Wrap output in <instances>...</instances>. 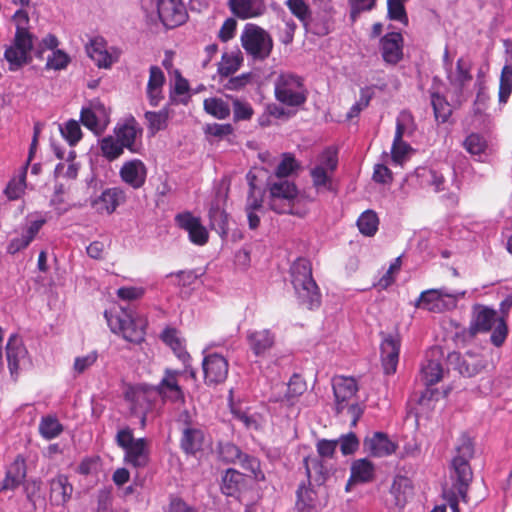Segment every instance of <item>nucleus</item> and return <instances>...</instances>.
<instances>
[{"label":"nucleus","instance_id":"60","mask_svg":"<svg viewBox=\"0 0 512 512\" xmlns=\"http://www.w3.org/2000/svg\"><path fill=\"white\" fill-rule=\"evenodd\" d=\"M231 412L234 419L242 423L247 429H257L259 426L258 417L251 414L248 410H243L240 407L231 405Z\"/></svg>","mask_w":512,"mask_h":512},{"label":"nucleus","instance_id":"62","mask_svg":"<svg viewBox=\"0 0 512 512\" xmlns=\"http://www.w3.org/2000/svg\"><path fill=\"white\" fill-rule=\"evenodd\" d=\"M401 268V260L400 258H396L389 266L388 270L385 272V274L378 280L376 286L380 289H387L389 286H391L398 273L400 272Z\"/></svg>","mask_w":512,"mask_h":512},{"label":"nucleus","instance_id":"27","mask_svg":"<svg viewBox=\"0 0 512 512\" xmlns=\"http://www.w3.org/2000/svg\"><path fill=\"white\" fill-rule=\"evenodd\" d=\"M364 450L374 457H386L396 451L397 445L382 432H374L364 439Z\"/></svg>","mask_w":512,"mask_h":512},{"label":"nucleus","instance_id":"38","mask_svg":"<svg viewBox=\"0 0 512 512\" xmlns=\"http://www.w3.org/2000/svg\"><path fill=\"white\" fill-rule=\"evenodd\" d=\"M305 390V382L299 376H294L290 379L286 387L285 394L280 397H274L273 401L279 402L286 408H292L298 402L299 397L305 392Z\"/></svg>","mask_w":512,"mask_h":512},{"label":"nucleus","instance_id":"22","mask_svg":"<svg viewBox=\"0 0 512 512\" xmlns=\"http://www.w3.org/2000/svg\"><path fill=\"white\" fill-rule=\"evenodd\" d=\"M147 173V167L140 159L125 161L119 170L121 180L133 189H139L145 184Z\"/></svg>","mask_w":512,"mask_h":512},{"label":"nucleus","instance_id":"21","mask_svg":"<svg viewBox=\"0 0 512 512\" xmlns=\"http://www.w3.org/2000/svg\"><path fill=\"white\" fill-rule=\"evenodd\" d=\"M81 121L91 131L101 133L109 123V114L102 103L94 102L82 108Z\"/></svg>","mask_w":512,"mask_h":512},{"label":"nucleus","instance_id":"15","mask_svg":"<svg viewBox=\"0 0 512 512\" xmlns=\"http://www.w3.org/2000/svg\"><path fill=\"white\" fill-rule=\"evenodd\" d=\"M205 383L215 385L226 380L229 371L228 360L221 354L204 350L202 361Z\"/></svg>","mask_w":512,"mask_h":512},{"label":"nucleus","instance_id":"32","mask_svg":"<svg viewBox=\"0 0 512 512\" xmlns=\"http://www.w3.org/2000/svg\"><path fill=\"white\" fill-rule=\"evenodd\" d=\"M464 149L476 160L485 162L492 154V147L479 133H470L462 143Z\"/></svg>","mask_w":512,"mask_h":512},{"label":"nucleus","instance_id":"56","mask_svg":"<svg viewBox=\"0 0 512 512\" xmlns=\"http://www.w3.org/2000/svg\"><path fill=\"white\" fill-rule=\"evenodd\" d=\"M431 103L436 120L441 123L446 122L451 115V107L449 103L439 94H432Z\"/></svg>","mask_w":512,"mask_h":512},{"label":"nucleus","instance_id":"23","mask_svg":"<svg viewBox=\"0 0 512 512\" xmlns=\"http://www.w3.org/2000/svg\"><path fill=\"white\" fill-rule=\"evenodd\" d=\"M166 77L164 72L158 66L149 68V78L147 81L145 95L152 107H157L164 99V86Z\"/></svg>","mask_w":512,"mask_h":512},{"label":"nucleus","instance_id":"9","mask_svg":"<svg viewBox=\"0 0 512 512\" xmlns=\"http://www.w3.org/2000/svg\"><path fill=\"white\" fill-rule=\"evenodd\" d=\"M240 40L246 53L255 60L266 59L273 48V41L269 33L252 23L245 25Z\"/></svg>","mask_w":512,"mask_h":512},{"label":"nucleus","instance_id":"31","mask_svg":"<svg viewBox=\"0 0 512 512\" xmlns=\"http://www.w3.org/2000/svg\"><path fill=\"white\" fill-rule=\"evenodd\" d=\"M448 360L450 364H456V369L460 374L467 377L477 374L484 367V361L472 353L461 356L459 353L453 352L449 354Z\"/></svg>","mask_w":512,"mask_h":512},{"label":"nucleus","instance_id":"39","mask_svg":"<svg viewBox=\"0 0 512 512\" xmlns=\"http://www.w3.org/2000/svg\"><path fill=\"white\" fill-rule=\"evenodd\" d=\"M374 477V465L367 459H358L351 465V475L346 487L351 484L370 482Z\"/></svg>","mask_w":512,"mask_h":512},{"label":"nucleus","instance_id":"53","mask_svg":"<svg viewBox=\"0 0 512 512\" xmlns=\"http://www.w3.org/2000/svg\"><path fill=\"white\" fill-rule=\"evenodd\" d=\"M412 152V147L403 138L394 137L391 148V157L394 164L403 165L409 159Z\"/></svg>","mask_w":512,"mask_h":512},{"label":"nucleus","instance_id":"30","mask_svg":"<svg viewBox=\"0 0 512 512\" xmlns=\"http://www.w3.org/2000/svg\"><path fill=\"white\" fill-rule=\"evenodd\" d=\"M246 339L257 357L264 356L275 344V334L269 329L250 330Z\"/></svg>","mask_w":512,"mask_h":512},{"label":"nucleus","instance_id":"24","mask_svg":"<svg viewBox=\"0 0 512 512\" xmlns=\"http://www.w3.org/2000/svg\"><path fill=\"white\" fill-rule=\"evenodd\" d=\"M358 386L351 377L338 376L333 379V391L336 400V409L341 412L353 400Z\"/></svg>","mask_w":512,"mask_h":512},{"label":"nucleus","instance_id":"47","mask_svg":"<svg viewBox=\"0 0 512 512\" xmlns=\"http://www.w3.org/2000/svg\"><path fill=\"white\" fill-rule=\"evenodd\" d=\"M210 226L214 229L222 238L228 234V215L219 206L212 205L209 210Z\"/></svg>","mask_w":512,"mask_h":512},{"label":"nucleus","instance_id":"59","mask_svg":"<svg viewBox=\"0 0 512 512\" xmlns=\"http://www.w3.org/2000/svg\"><path fill=\"white\" fill-rule=\"evenodd\" d=\"M286 5L291 13L306 26L311 17L308 4L304 0H287Z\"/></svg>","mask_w":512,"mask_h":512},{"label":"nucleus","instance_id":"44","mask_svg":"<svg viewBox=\"0 0 512 512\" xmlns=\"http://www.w3.org/2000/svg\"><path fill=\"white\" fill-rule=\"evenodd\" d=\"M79 170L80 163L76 161V153L74 150H70L67 153V158L56 165L55 175L58 178L74 180L77 178Z\"/></svg>","mask_w":512,"mask_h":512},{"label":"nucleus","instance_id":"34","mask_svg":"<svg viewBox=\"0 0 512 512\" xmlns=\"http://www.w3.org/2000/svg\"><path fill=\"white\" fill-rule=\"evenodd\" d=\"M73 487L68 477L62 474L50 480V500L55 505L65 504L71 497Z\"/></svg>","mask_w":512,"mask_h":512},{"label":"nucleus","instance_id":"6","mask_svg":"<svg viewBox=\"0 0 512 512\" xmlns=\"http://www.w3.org/2000/svg\"><path fill=\"white\" fill-rule=\"evenodd\" d=\"M470 331L472 334L492 331L491 342L499 347L507 338L508 327L504 316H498L493 309L478 306L474 310Z\"/></svg>","mask_w":512,"mask_h":512},{"label":"nucleus","instance_id":"19","mask_svg":"<svg viewBox=\"0 0 512 512\" xmlns=\"http://www.w3.org/2000/svg\"><path fill=\"white\" fill-rule=\"evenodd\" d=\"M156 397V389L147 385L131 387L126 392V399L131 403V411L141 416V422H145V414L151 407L152 399Z\"/></svg>","mask_w":512,"mask_h":512},{"label":"nucleus","instance_id":"36","mask_svg":"<svg viewBox=\"0 0 512 512\" xmlns=\"http://www.w3.org/2000/svg\"><path fill=\"white\" fill-rule=\"evenodd\" d=\"M206 443L204 431L197 427H186L181 438V448L187 454H195L203 449Z\"/></svg>","mask_w":512,"mask_h":512},{"label":"nucleus","instance_id":"58","mask_svg":"<svg viewBox=\"0 0 512 512\" xmlns=\"http://www.w3.org/2000/svg\"><path fill=\"white\" fill-rule=\"evenodd\" d=\"M408 0H387L388 17L390 20L398 21L404 25L408 24V17L404 4Z\"/></svg>","mask_w":512,"mask_h":512},{"label":"nucleus","instance_id":"54","mask_svg":"<svg viewBox=\"0 0 512 512\" xmlns=\"http://www.w3.org/2000/svg\"><path fill=\"white\" fill-rule=\"evenodd\" d=\"M145 119L148 123L149 132L151 135H155L157 132L166 128L168 122V111L166 109L158 112L148 111L145 113Z\"/></svg>","mask_w":512,"mask_h":512},{"label":"nucleus","instance_id":"63","mask_svg":"<svg viewBox=\"0 0 512 512\" xmlns=\"http://www.w3.org/2000/svg\"><path fill=\"white\" fill-rule=\"evenodd\" d=\"M98 359V354L91 351L86 355L78 356L73 363V372L75 375H80L92 367Z\"/></svg>","mask_w":512,"mask_h":512},{"label":"nucleus","instance_id":"11","mask_svg":"<svg viewBox=\"0 0 512 512\" xmlns=\"http://www.w3.org/2000/svg\"><path fill=\"white\" fill-rule=\"evenodd\" d=\"M276 99L287 106H299L306 101L305 88L300 77L281 74L275 82Z\"/></svg>","mask_w":512,"mask_h":512},{"label":"nucleus","instance_id":"26","mask_svg":"<svg viewBox=\"0 0 512 512\" xmlns=\"http://www.w3.org/2000/svg\"><path fill=\"white\" fill-rule=\"evenodd\" d=\"M383 60L388 64H397L403 57V37L398 32L387 33L380 41Z\"/></svg>","mask_w":512,"mask_h":512},{"label":"nucleus","instance_id":"7","mask_svg":"<svg viewBox=\"0 0 512 512\" xmlns=\"http://www.w3.org/2000/svg\"><path fill=\"white\" fill-rule=\"evenodd\" d=\"M337 166L338 156L335 148L328 147L317 155L314 165L310 168L312 183L317 191L333 190V177Z\"/></svg>","mask_w":512,"mask_h":512},{"label":"nucleus","instance_id":"55","mask_svg":"<svg viewBox=\"0 0 512 512\" xmlns=\"http://www.w3.org/2000/svg\"><path fill=\"white\" fill-rule=\"evenodd\" d=\"M61 135L70 146L76 145L82 138L80 125L75 120H69L59 126Z\"/></svg>","mask_w":512,"mask_h":512},{"label":"nucleus","instance_id":"51","mask_svg":"<svg viewBox=\"0 0 512 512\" xmlns=\"http://www.w3.org/2000/svg\"><path fill=\"white\" fill-rule=\"evenodd\" d=\"M357 226L361 234L364 236H373L379 226V219L377 214L372 210L364 211L357 220Z\"/></svg>","mask_w":512,"mask_h":512},{"label":"nucleus","instance_id":"28","mask_svg":"<svg viewBox=\"0 0 512 512\" xmlns=\"http://www.w3.org/2000/svg\"><path fill=\"white\" fill-rule=\"evenodd\" d=\"M35 142H36V139H34L33 145L30 149L29 158H28L27 162L9 180V182L7 183V185L4 189V194L7 197V199L10 201L20 199L25 192V189L27 187V184H26L27 169H28V165L33 157V148H34Z\"/></svg>","mask_w":512,"mask_h":512},{"label":"nucleus","instance_id":"49","mask_svg":"<svg viewBox=\"0 0 512 512\" xmlns=\"http://www.w3.org/2000/svg\"><path fill=\"white\" fill-rule=\"evenodd\" d=\"M38 429L44 439L51 440L61 434L63 426L56 417L48 415L41 418Z\"/></svg>","mask_w":512,"mask_h":512},{"label":"nucleus","instance_id":"14","mask_svg":"<svg viewBox=\"0 0 512 512\" xmlns=\"http://www.w3.org/2000/svg\"><path fill=\"white\" fill-rule=\"evenodd\" d=\"M88 56L98 68L109 69L118 62L121 50L110 46L102 37H95L86 46Z\"/></svg>","mask_w":512,"mask_h":512},{"label":"nucleus","instance_id":"61","mask_svg":"<svg viewBox=\"0 0 512 512\" xmlns=\"http://www.w3.org/2000/svg\"><path fill=\"white\" fill-rule=\"evenodd\" d=\"M69 63V55L63 50L56 49L47 57L46 68L52 70H63Z\"/></svg>","mask_w":512,"mask_h":512},{"label":"nucleus","instance_id":"33","mask_svg":"<svg viewBox=\"0 0 512 512\" xmlns=\"http://www.w3.org/2000/svg\"><path fill=\"white\" fill-rule=\"evenodd\" d=\"M229 5L232 13L240 19L258 17L266 10L263 0H229Z\"/></svg>","mask_w":512,"mask_h":512},{"label":"nucleus","instance_id":"35","mask_svg":"<svg viewBox=\"0 0 512 512\" xmlns=\"http://www.w3.org/2000/svg\"><path fill=\"white\" fill-rule=\"evenodd\" d=\"M412 483L409 478L397 476L394 478L390 489L391 505L402 508L412 495Z\"/></svg>","mask_w":512,"mask_h":512},{"label":"nucleus","instance_id":"5","mask_svg":"<svg viewBox=\"0 0 512 512\" xmlns=\"http://www.w3.org/2000/svg\"><path fill=\"white\" fill-rule=\"evenodd\" d=\"M269 205L277 213H288L302 216L304 211L300 208L302 197L294 183L286 179H278L270 184Z\"/></svg>","mask_w":512,"mask_h":512},{"label":"nucleus","instance_id":"52","mask_svg":"<svg viewBox=\"0 0 512 512\" xmlns=\"http://www.w3.org/2000/svg\"><path fill=\"white\" fill-rule=\"evenodd\" d=\"M416 130V125L413 116L407 112L402 111L396 119V138H407L411 137Z\"/></svg>","mask_w":512,"mask_h":512},{"label":"nucleus","instance_id":"8","mask_svg":"<svg viewBox=\"0 0 512 512\" xmlns=\"http://www.w3.org/2000/svg\"><path fill=\"white\" fill-rule=\"evenodd\" d=\"M116 443L124 450V461L134 467H143L149 458L148 443L144 438H135L132 429L125 427L118 430Z\"/></svg>","mask_w":512,"mask_h":512},{"label":"nucleus","instance_id":"45","mask_svg":"<svg viewBox=\"0 0 512 512\" xmlns=\"http://www.w3.org/2000/svg\"><path fill=\"white\" fill-rule=\"evenodd\" d=\"M101 155L108 161L118 159L124 153V147L114 135H107L99 140Z\"/></svg>","mask_w":512,"mask_h":512},{"label":"nucleus","instance_id":"46","mask_svg":"<svg viewBox=\"0 0 512 512\" xmlns=\"http://www.w3.org/2000/svg\"><path fill=\"white\" fill-rule=\"evenodd\" d=\"M203 106L206 113L220 120L228 118L231 112L229 103L218 97L205 99Z\"/></svg>","mask_w":512,"mask_h":512},{"label":"nucleus","instance_id":"41","mask_svg":"<svg viewBox=\"0 0 512 512\" xmlns=\"http://www.w3.org/2000/svg\"><path fill=\"white\" fill-rule=\"evenodd\" d=\"M443 373L438 359L426 358L421 365L420 379L427 386L434 385L442 379Z\"/></svg>","mask_w":512,"mask_h":512},{"label":"nucleus","instance_id":"10","mask_svg":"<svg viewBox=\"0 0 512 512\" xmlns=\"http://www.w3.org/2000/svg\"><path fill=\"white\" fill-rule=\"evenodd\" d=\"M464 296V291H451L445 287L429 289L420 294L415 306L429 312L441 313L454 309L459 299Z\"/></svg>","mask_w":512,"mask_h":512},{"label":"nucleus","instance_id":"50","mask_svg":"<svg viewBox=\"0 0 512 512\" xmlns=\"http://www.w3.org/2000/svg\"><path fill=\"white\" fill-rule=\"evenodd\" d=\"M26 476L25 463L23 460H16L8 469L4 481L5 489H13L20 485Z\"/></svg>","mask_w":512,"mask_h":512},{"label":"nucleus","instance_id":"64","mask_svg":"<svg viewBox=\"0 0 512 512\" xmlns=\"http://www.w3.org/2000/svg\"><path fill=\"white\" fill-rule=\"evenodd\" d=\"M162 340L180 356L183 352L182 340L176 329L167 328L161 335Z\"/></svg>","mask_w":512,"mask_h":512},{"label":"nucleus","instance_id":"37","mask_svg":"<svg viewBox=\"0 0 512 512\" xmlns=\"http://www.w3.org/2000/svg\"><path fill=\"white\" fill-rule=\"evenodd\" d=\"M447 70V78L449 83L456 89H462L468 82L472 80L470 73L471 64L464 58H459L455 69L450 66Z\"/></svg>","mask_w":512,"mask_h":512},{"label":"nucleus","instance_id":"16","mask_svg":"<svg viewBox=\"0 0 512 512\" xmlns=\"http://www.w3.org/2000/svg\"><path fill=\"white\" fill-rule=\"evenodd\" d=\"M219 453L224 462L239 463L244 470L250 472L255 480H264V473L260 469L259 461L254 457L243 454L236 445L226 443L220 447Z\"/></svg>","mask_w":512,"mask_h":512},{"label":"nucleus","instance_id":"42","mask_svg":"<svg viewBox=\"0 0 512 512\" xmlns=\"http://www.w3.org/2000/svg\"><path fill=\"white\" fill-rule=\"evenodd\" d=\"M245 486V477L234 469H228L223 478L221 490L227 496H236Z\"/></svg>","mask_w":512,"mask_h":512},{"label":"nucleus","instance_id":"20","mask_svg":"<svg viewBox=\"0 0 512 512\" xmlns=\"http://www.w3.org/2000/svg\"><path fill=\"white\" fill-rule=\"evenodd\" d=\"M175 221L181 229L188 233L192 243L199 246L207 243L209 234L199 217L194 216L190 212H183L176 215Z\"/></svg>","mask_w":512,"mask_h":512},{"label":"nucleus","instance_id":"17","mask_svg":"<svg viewBox=\"0 0 512 512\" xmlns=\"http://www.w3.org/2000/svg\"><path fill=\"white\" fill-rule=\"evenodd\" d=\"M142 128L133 116L120 120L113 130V135L121 145L132 153L138 152V142L142 137Z\"/></svg>","mask_w":512,"mask_h":512},{"label":"nucleus","instance_id":"25","mask_svg":"<svg viewBox=\"0 0 512 512\" xmlns=\"http://www.w3.org/2000/svg\"><path fill=\"white\" fill-rule=\"evenodd\" d=\"M125 200V193L120 188L104 190L98 197L91 200L92 208L100 214H112Z\"/></svg>","mask_w":512,"mask_h":512},{"label":"nucleus","instance_id":"43","mask_svg":"<svg viewBox=\"0 0 512 512\" xmlns=\"http://www.w3.org/2000/svg\"><path fill=\"white\" fill-rule=\"evenodd\" d=\"M415 176L419 179L422 186L432 187L435 192L444 190V176L433 169L419 167L415 170Z\"/></svg>","mask_w":512,"mask_h":512},{"label":"nucleus","instance_id":"18","mask_svg":"<svg viewBox=\"0 0 512 512\" xmlns=\"http://www.w3.org/2000/svg\"><path fill=\"white\" fill-rule=\"evenodd\" d=\"M401 339L397 333L382 334L381 362L386 374H394L399 362Z\"/></svg>","mask_w":512,"mask_h":512},{"label":"nucleus","instance_id":"3","mask_svg":"<svg viewBox=\"0 0 512 512\" xmlns=\"http://www.w3.org/2000/svg\"><path fill=\"white\" fill-rule=\"evenodd\" d=\"M111 331L121 335L126 341L139 344L144 340L146 319L137 313L121 309L119 312L105 311Z\"/></svg>","mask_w":512,"mask_h":512},{"label":"nucleus","instance_id":"29","mask_svg":"<svg viewBox=\"0 0 512 512\" xmlns=\"http://www.w3.org/2000/svg\"><path fill=\"white\" fill-rule=\"evenodd\" d=\"M179 375L178 371L167 370L159 385L153 387L156 389V396L160 395L173 402L183 401V392L178 383Z\"/></svg>","mask_w":512,"mask_h":512},{"label":"nucleus","instance_id":"40","mask_svg":"<svg viewBox=\"0 0 512 512\" xmlns=\"http://www.w3.org/2000/svg\"><path fill=\"white\" fill-rule=\"evenodd\" d=\"M242 52L238 49L227 51L222 54L221 60L218 63L217 72L220 77H229L237 72L243 63Z\"/></svg>","mask_w":512,"mask_h":512},{"label":"nucleus","instance_id":"4","mask_svg":"<svg viewBox=\"0 0 512 512\" xmlns=\"http://www.w3.org/2000/svg\"><path fill=\"white\" fill-rule=\"evenodd\" d=\"M141 7L151 20H160L167 28L184 24L188 18L183 0H141Z\"/></svg>","mask_w":512,"mask_h":512},{"label":"nucleus","instance_id":"2","mask_svg":"<svg viewBox=\"0 0 512 512\" xmlns=\"http://www.w3.org/2000/svg\"><path fill=\"white\" fill-rule=\"evenodd\" d=\"M291 278L295 292L300 302L308 309L320 305L318 286L312 278V269L309 260L298 258L291 266Z\"/></svg>","mask_w":512,"mask_h":512},{"label":"nucleus","instance_id":"1","mask_svg":"<svg viewBox=\"0 0 512 512\" xmlns=\"http://www.w3.org/2000/svg\"><path fill=\"white\" fill-rule=\"evenodd\" d=\"M457 455L452 460L453 496L467 501V489L472 480L473 473L469 460L474 453L472 440L468 436H462L457 445Z\"/></svg>","mask_w":512,"mask_h":512},{"label":"nucleus","instance_id":"12","mask_svg":"<svg viewBox=\"0 0 512 512\" xmlns=\"http://www.w3.org/2000/svg\"><path fill=\"white\" fill-rule=\"evenodd\" d=\"M5 356L10 376L16 380L22 369L30 364L28 350L19 334L13 333L9 336Z\"/></svg>","mask_w":512,"mask_h":512},{"label":"nucleus","instance_id":"13","mask_svg":"<svg viewBox=\"0 0 512 512\" xmlns=\"http://www.w3.org/2000/svg\"><path fill=\"white\" fill-rule=\"evenodd\" d=\"M34 48V40L14 36L4 51V59L8 63L10 71H18L32 60L31 52Z\"/></svg>","mask_w":512,"mask_h":512},{"label":"nucleus","instance_id":"48","mask_svg":"<svg viewBox=\"0 0 512 512\" xmlns=\"http://www.w3.org/2000/svg\"><path fill=\"white\" fill-rule=\"evenodd\" d=\"M11 21L15 26L14 36L34 40V35L30 32V18L26 9H18L13 14Z\"/></svg>","mask_w":512,"mask_h":512},{"label":"nucleus","instance_id":"57","mask_svg":"<svg viewBox=\"0 0 512 512\" xmlns=\"http://www.w3.org/2000/svg\"><path fill=\"white\" fill-rule=\"evenodd\" d=\"M512 92V66L505 65L500 76L499 101L505 104Z\"/></svg>","mask_w":512,"mask_h":512}]
</instances>
